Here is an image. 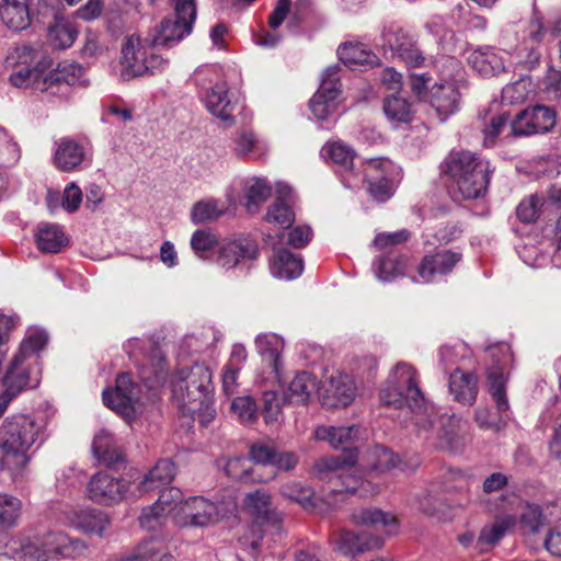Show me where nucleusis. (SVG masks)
<instances>
[{
    "instance_id": "obj_1",
    "label": "nucleus",
    "mask_w": 561,
    "mask_h": 561,
    "mask_svg": "<svg viewBox=\"0 0 561 561\" xmlns=\"http://www.w3.org/2000/svg\"><path fill=\"white\" fill-rule=\"evenodd\" d=\"M15 70L10 76V82L18 88L32 87L50 96L66 99L71 87L80 82L84 69L72 62H59L48 72L51 59L46 56L41 45H24L18 47L12 57Z\"/></svg>"
},
{
    "instance_id": "obj_2",
    "label": "nucleus",
    "mask_w": 561,
    "mask_h": 561,
    "mask_svg": "<svg viewBox=\"0 0 561 561\" xmlns=\"http://www.w3.org/2000/svg\"><path fill=\"white\" fill-rule=\"evenodd\" d=\"M45 440V423L27 414H14L0 426V466L13 478L23 474L35 450Z\"/></svg>"
},
{
    "instance_id": "obj_3",
    "label": "nucleus",
    "mask_w": 561,
    "mask_h": 561,
    "mask_svg": "<svg viewBox=\"0 0 561 561\" xmlns=\"http://www.w3.org/2000/svg\"><path fill=\"white\" fill-rule=\"evenodd\" d=\"M356 462V450H347L343 455L323 457L314 463V476L328 483L323 491V502L329 508L335 510L346 494L357 493L359 496H367L375 492L369 481H364L360 476L351 472Z\"/></svg>"
},
{
    "instance_id": "obj_4",
    "label": "nucleus",
    "mask_w": 561,
    "mask_h": 561,
    "mask_svg": "<svg viewBox=\"0 0 561 561\" xmlns=\"http://www.w3.org/2000/svg\"><path fill=\"white\" fill-rule=\"evenodd\" d=\"M492 363L486 369L488 392L494 404V411L479 409L476 421L482 428L500 431L511 419L510 402L506 393L507 370L513 363L511 346L497 343L486 348Z\"/></svg>"
},
{
    "instance_id": "obj_5",
    "label": "nucleus",
    "mask_w": 561,
    "mask_h": 561,
    "mask_svg": "<svg viewBox=\"0 0 561 561\" xmlns=\"http://www.w3.org/2000/svg\"><path fill=\"white\" fill-rule=\"evenodd\" d=\"M380 401L385 407L409 408L415 415L414 424L420 428L427 430L433 424L417 383L416 370L407 363H399L393 368L386 387L380 391Z\"/></svg>"
},
{
    "instance_id": "obj_6",
    "label": "nucleus",
    "mask_w": 561,
    "mask_h": 561,
    "mask_svg": "<svg viewBox=\"0 0 561 561\" xmlns=\"http://www.w3.org/2000/svg\"><path fill=\"white\" fill-rule=\"evenodd\" d=\"M444 172L453 181L455 199H477L485 194L492 170L488 161L469 151H458L445 160Z\"/></svg>"
},
{
    "instance_id": "obj_7",
    "label": "nucleus",
    "mask_w": 561,
    "mask_h": 561,
    "mask_svg": "<svg viewBox=\"0 0 561 561\" xmlns=\"http://www.w3.org/2000/svg\"><path fill=\"white\" fill-rule=\"evenodd\" d=\"M47 341L44 330L32 329L27 332L2 377L4 387L19 394L27 388L38 386L41 369L36 365V357Z\"/></svg>"
},
{
    "instance_id": "obj_8",
    "label": "nucleus",
    "mask_w": 561,
    "mask_h": 561,
    "mask_svg": "<svg viewBox=\"0 0 561 561\" xmlns=\"http://www.w3.org/2000/svg\"><path fill=\"white\" fill-rule=\"evenodd\" d=\"M211 392V373L203 363L179 369L172 379V396L183 412L195 414L208 408Z\"/></svg>"
},
{
    "instance_id": "obj_9",
    "label": "nucleus",
    "mask_w": 561,
    "mask_h": 561,
    "mask_svg": "<svg viewBox=\"0 0 561 561\" xmlns=\"http://www.w3.org/2000/svg\"><path fill=\"white\" fill-rule=\"evenodd\" d=\"M171 2L174 8V18H164L161 21L152 37L153 46L172 47L193 31L196 20L195 1L171 0Z\"/></svg>"
},
{
    "instance_id": "obj_10",
    "label": "nucleus",
    "mask_w": 561,
    "mask_h": 561,
    "mask_svg": "<svg viewBox=\"0 0 561 561\" xmlns=\"http://www.w3.org/2000/svg\"><path fill=\"white\" fill-rule=\"evenodd\" d=\"M124 347L129 357L138 365L141 379L148 383V387H153L164 380V357L157 345L149 340L130 339Z\"/></svg>"
},
{
    "instance_id": "obj_11",
    "label": "nucleus",
    "mask_w": 561,
    "mask_h": 561,
    "mask_svg": "<svg viewBox=\"0 0 561 561\" xmlns=\"http://www.w3.org/2000/svg\"><path fill=\"white\" fill-rule=\"evenodd\" d=\"M102 397L107 408L126 420H133L140 408V387L131 380L128 373L119 374L115 389H105Z\"/></svg>"
},
{
    "instance_id": "obj_12",
    "label": "nucleus",
    "mask_w": 561,
    "mask_h": 561,
    "mask_svg": "<svg viewBox=\"0 0 561 561\" xmlns=\"http://www.w3.org/2000/svg\"><path fill=\"white\" fill-rule=\"evenodd\" d=\"M128 491V482L107 471L94 473L87 484L88 497L100 505L111 506L119 503Z\"/></svg>"
},
{
    "instance_id": "obj_13",
    "label": "nucleus",
    "mask_w": 561,
    "mask_h": 561,
    "mask_svg": "<svg viewBox=\"0 0 561 561\" xmlns=\"http://www.w3.org/2000/svg\"><path fill=\"white\" fill-rule=\"evenodd\" d=\"M218 520L216 504L203 496H191L182 503L174 515V523L182 528H204Z\"/></svg>"
},
{
    "instance_id": "obj_14",
    "label": "nucleus",
    "mask_w": 561,
    "mask_h": 561,
    "mask_svg": "<svg viewBox=\"0 0 561 561\" xmlns=\"http://www.w3.org/2000/svg\"><path fill=\"white\" fill-rule=\"evenodd\" d=\"M339 70V66H331L323 71L320 88L310 100V110L318 121H328L336 111L340 93Z\"/></svg>"
},
{
    "instance_id": "obj_15",
    "label": "nucleus",
    "mask_w": 561,
    "mask_h": 561,
    "mask_svg": "<svg viewBox=\"0 0 561 561\" xmlns=\"http://www.w3.org/2000/svg\"><path fill=\"white\" fill-rule=\"evenodd\" d=\"M35 535L45 561L59 557L76 559L83 556L88 549L83 540L71 538L62 531L45 530Z\"/></svg>"
},
{
    "instance_id": "obj_16",
    "label": "nucleus",
    "mask_w": 561,
    "mask_h": 561,
    "mask_svg": "<svg viewBox=\"0 0 561 561\" xmlns=\"http://www.w3.org/2000/svg\"><path fill=\"white\" fill-rule=\"evenodd\" d=\"M556 125V112L543 105H536L519 112L511 123L515 137L546 134Z\"/></svg>"
},
{
    "instance_id": "obj_17",
    "label": "nucleus",
    "mask_w": 561,
    "mask_h": 561,
    "mask_svg": "<svg viewBox=\"0 0 561 561\" xmlns=\"http://www.w3.org/2000/svg\"><path fill=\"white\" fill-rule=\"evenodd\" d=\"M385 46L389 47L393 57H398L409 67H420L424 56L414 37L400 27L390 26L382 32Z\"/></svg>"
},
{
    "instance_id": "obj_18",
    "label": "nucleus",
    "mask_w": 561,
    "mask_h": 561,
    "mask_svg": "<svg viewBox=\"0 0 561 561\" xmlns=\"http://www.w3.org/2000/svg\"><path fill=\"white\" fill-rule=\"evenodd\" d=\"M243 505L253 518L255 526L280 530L283 515L273 506L271 494L267 491L256 490L248 493L243 499Z\"/></svg>"
},
{
    "instance_id": "obj_19",
    "label": "nucleus",
    "mask_w": 561,
    "mask_h": 561,
    "mask_svg": "<svg viewBox=\"0 0 561 561\" xmlns=\"http://www.w3.org/2000/svg\"><path fill=\"white\" fill-rule=\"evenodd\" d=\"M323 156L328 157L337 168L343 185L356 188L363 183L362 173L354 169V151L342 142L327 144L322 148Z\"/></svg>"
},
{
    "instance_id": "obj_20",
    "label": "nucleus",
    "mask_w": 561,
    "mask_h": 561,
    "mask_svg": "<svg viewBox=\"0 0 561 561\" xmlns=\"http://www.w3.org/2000/svg\"><path fill=\"white\" fill-rule=\"evenodd\" d=\"M461 260V252L448 249H442L432 254H427L419 264V278L423 283H430L437 277L448 275Z\"/></svg>"
},
{
    "instance_id": "obj_21",
    "label": "nucleus",
    "mask_w": 561,
    "mask_h": 561,
    "mask_svg": "<svg viewBox=\"0 0 561 561\" xmlns=\"http://www.w3.org/2000/svg\"><path fill=\"white\" fill-rule=\"evenodd\" d=\"M334 550L345 557H354L358 553L378 549L382 546L383 539L367 531L354 533L341 529L332 535Z\"/></svg>"
},
{
    "instance_id": "obj_22",
    "label": "nucleus",
    "mask_w": 561,
    "mask_h": 561,
    "mask_svg": "<svg viewBox=\"0 0 561 561\" xmlns=\"http://www.w3.org/2000/svg\"><path fill=\"white\" fill-rule=\"evenodd\" d=\"M391 163L385 159H369L362 172L363 182L368 183V192L378 202H385L392 195V186L388 179Z\"/></svg>"
},
{
    "instance_id": "obj_23",
    "label": "nucleus",
    "mask_w": 561,
    "mask_h": 561,
    "mask_svg": "<svg viewBox=\"0 0 561 561\" xmlns=\"http://www.w3.org/2000/svg\"><path fill=\"white\" fill-rule=\"evenodd\" d=\"M54 163L62 172L77 171L91 163V153L84 145L65 137L57 142Z\"/></svg>"
},
{
    "instance_id": "obj_24",
    "label": "nucleus",
    "mask_w": 561,
    "mask_h": 561,
    "mask_svg": "<svg viewBox=\"0 0 561 561\" xmlns=\"http://www.w3.org/2000/svg\"><path fill=\"white\" fill-rule=\"evenodd\" d=\"M148 49L141 44L138 36H129L122 46L121 78L129 81L137 77L146 76L145 66Z\"/></svg>"
},
{
    "instance_id": "obj_25",
    "label": "nucleus",
    "mask_w": 561,
    "mask_h": 561,
    "mask_svg": "<svg viewBox=\"0 0 561 561\" xmlns=\"http://www.w3.org/2000/svg\"><path fill=\"white\" fill-rule=\"evenodd\" d=\"M257 255L256 242L249 237L239 236L219 247L217 263L224 268H233L241 260H255Z\"/></svg>"
},
{
    "instance_id": "obj_26",
    "label": "nucleus",
    "mask_w": 561,
    "mask_h": 561,
    "mask_svg": "<svg viewBox=\"0 0 561 561\" xmlns=\"http://www.w3.org/2000/svg\"><path fill=\"white\" fill-rule=\"evenodd\" d=\"M460 92L455 82L442 81L435 83L431 90V104L440 122L458 111Z\"/></svg>"
},
{
    "instance_id": "obj_27",
    "label": "nucleus",
    "mask_w": 561,
    "mask_h": 561,
    "mask_svg": "<svg viewBox=\"0 0 561 561\" xmlns=\"http://www.w3.org/2000/svg\"><path fill=\"white\" fill-rule=\"evenodd\" d=\"M69 524L85 534H95L103 536L105 529L110 526L108 516L95 508L73 510L68 514Z\"/></svg>"
},
{
    "instance_id": "obj_28",
    "label": "nucleus",
    "mask_w": 561,
    "mask_h": 561,
    "mask_svg": "<svg viewBox=\"0 0 561 561\" xmlns=\"http://www.w3.org/2000/svg\"><path fill=\"white\" fill-rule=\"evenodd\" d=\"M205 104L208 111L225 123L233 122V104L228 96V87L224 81L215 83L205 95Z\"/></svg>"
},
{
    "instance_id": "obj_29",
    "label": "nucleus",
    "mask_w": 561,
    "mask_h": 561,
    "mask_svg": "<svg viewBox=\"0 0 561 561\" xmlns=\"http://www.w3.org/2000/svg\"><path fill=\"white\" fill-rule=\"evenodd\" d=\"M30 0H2L0 3V18L7 27L22 31L30 26L32 13Z\"/></svg>"
},
{
    "instance_id": "obj_30",
    "label": "nucleus",
    "mask_w": 561,
    "mask_h": 561,
    "mask_svg": "<svg viewBox=\"0 0 561 561\" xmlns=\"http://www.w3.org/2000/svg\"><path fill=\"white\" fill-rule=\"evenodd\" d=\"M255 347L263 360L272 368L275 377L279 379L282 371L280 354L284 341L274 333H261L255 339Z\"/></svg>"
},
{
    "instance_id": "obj_31",
    "label": "nucleus",
    "mask_w": 561,
    "mask_h": 561,
    "mask_svg": "<svg viewBox=\"0 0 561 561\" xmlns=\"http://www.w3.org/2000/svg\"><path fill=\"white\" fill-rule=\"evenodd\" d=\"M469 65L483 77H493L505 70L504 59L491 47H481L468 56Z\"/></svg>"
},
{
    "instance_id": "obj_32",
    "label": "nucleus",
    "mask_w": 561,
    "mask_h": 561,
    "mask_svg": "<svg viewBox=\"0 0 561 561\" xmlns=\"http://www.w3.org/2000/svg\"><path fill=\"white\" fill-rule=\"evenodd\" d=\"M304 262L300 255L291 253L287 249L275 251L271 260V272L273 276L282 279H294L301 275Z\"/></svg>"
},
{
    "instance_id": "obj_33",
    "label": "nucleus",
    "mask_w": 561,
    "mask_h": 561,
    "mask_svg": "<svg viewBox=\"0 0 561 561\" xmlns=\"http://www.w3.org/2000/svg\"><path fill=\"white\" fill-rule=\"evenodd\" d=\"M449 392L454 399L463 404H473L478 394L477 376L465 374L458 367L449 376Z\"/></svg>"
},
{
    "instance_id": "obj_34",
    "label": "nucleus",
    "mask_w": 561,
    "mask_h": 561,
    "mask_svg": "<svg viewBox=\"0 0 561 561\" xmlns=\"http://www.w3.org/2000/svg\"><path fill=\"white\" fill-rule=\"evenodd\" d=\"M318 389V381L312 374L298 373L290 381L284 393V402L289 404H306Z\"/></svg>"
},
{
    "instance_id": "obj_35",
    "label": "nucleus",
    "mask_w": 561,
    "mask_h": 561,
    "mask_svg": "<svg viewBox=\"0 0 561 561\" xmlns=\"http://www.w3.org/2000/svg\"><path fill=\"white\" fill-rule=\"evenodd\" d=\"M176 474V468L171 459H160L140 481L138 489L141 493L168 486Z\"/></svg>"
},
{
    "instance_id": "obj_36",
    "label": "nucleus",
    "mask_w": 561,
    "mask_h": 561,
    "mask_svg": "<svg viewBox=\"0 0 561 561\" xmlns=\"http://www.w3.org/2000/svg\"><path fill=\"white\" fill-rule=\"evenodd\" d=\"M351 520L357 526L371 527L376 530L385 529L392 533L397 525V519L390 513L379 508H359L353 512Z\"/></svg>"
},
{
    "instance_id": "obj_37",
    "label": "nucleus",
    "mask_w": 561,
    "mask_h": 561,
    "mask_svg": "<svg viewBox=\"0 0 561 561\" xmlns=\"http://www.w3.org/2000/svg\"><path fill=\"white\" fill-rule=\"evenodd\" d=\"M358 426H319L314 431L318 440L328 442L333 448L347 450V446L359 435Z\"/></svg>"
},
{
    "instance_id": "obj_38",
    "label": "nucleus",
    "mask_w": 561,
    "mask_h": 561,
    "mask_svg": "<svg viewBox=\"0 0 561 561\" xmlns=\"http://www.w3.org/2000/svg\"><path fill=\"white\" fill-rule=\"evenodd\" d=\"M78 34L77 26L66 18H59L47 26V39L54 49L65 50L71 47Z\"/></svg>"
},
{
    "instance_id": "obj_39",
    "label": "nucleus",
    "mask_w": 561,
    "mask_h": 561,
    "mask_svg": "<svg viewBox=\"0 0 561 561\" xmlns=\"http://www.w3.org/2000/svg\"><path fill=\"white\" fill-rule=\"evenodd\" d=\"M92 451L94 457L111 466L122 460V453L114 436L107 430H101L93 438Z\"/></svg>"
},
{
    "instance_id": "obj_40",
    "label": "nucleus",
    "mask_w": 561,
    "mask_h": 561,
    "mask_svg": "<svg viewBox=\"0 0 561 561\" xmlns=\"http://www.w3.org/2000/svg\"><path fill=\"white\" fill-rule=\"evenodd\" d=\"M341 62L350 68L356 66H374L378 64V57L362 43H345L337 48Z\"/></svg>"
},
{
    "instance_id": "obj_41",
    "label": "nucleus",
    "mask_w": 561,
    "mask_h": 561,
    "mask_svg": "<svg viewBox=\"0 0 561 561\" xmlns=\"http://www.w3.org/2000/svg\"><path fill=\"white\" fill-rule=\"evenodd\" d=\"M122 561H175L168 551L167 545L158 539L151 538L136 547L133 553L123 558Z\"/></svg>"
},
{
    "instance_id": "obj_42",
    "label": "nucleus",
    "mask_w": 561,
    "mask_h": 561,
    "mask_svg": "<svg viewBox=\"0 0 561 561\" xmlns=\"http://www.w3.org/2000/svg\"><path fill=\"white\" fill-rule=\"evenodd\" d=\"M5 553L15 561H45L36 535L12 540Z\"/></svg>"
},
{
    "instance_id": "obj_43",
    "label": "nucleus",
    "mask_w": 561,
    "mask_h": 561,
    "mask_svg": "<svg viewBox=\"0 0 561 561\" xmlns=\"http://www.w3.org/2000/svg\"><path fill=\"white\" fill-rule=\"evenodd\" d=\"M67 241L61 228L54 224L39 227L36 233V244L42 252L57 253L67 244Z\"/></svg>"
},
{
    "instance_id": "obj_44",
    "label": "nucleus",
    "mask_w": 561,
    "mask_h": 561,
    "mask_svg": "<svg viewBox=\"0 0 561 561\" xmlns=\"http://www.w3.org/2000/svg\"><path fill=\"white\" fill-rule=\"evenodd\" d=\"M355 385L353 379L347 375H339L331 377L327 392L334 402L332 405L347 407L355 398Z\"/></svg>"
},
{
    "instance_id": "obj_45",
    "label": "nucleus",
    "mask_w": 561,
    "mask_h": 561,
    "mask_svg": "<svg viewBox=\"0 0 561 561\" xmlns=\"http://www.w3.org/2000/svg\"><path fill=\"white\" fill-rule=\"evenodd\" d=\"M225 470L230 478L244 483L265 482L268 480L256 474L255 470L251 466V460L241 456L228 459Z\"/></svg>"
},
{
    "instance_id": "obj_46",
    "label": "nucleus",
    "mask_w": 561,
    "mask_h": 561,
    "mask_svg": "<svg viewBox=\"0 0 561 561\" xmlns=\"http://www.w3.org/2000/svg\"><path fill=\"white\" fill-rule=\"evenodd\" d=\"M513 517H504L496 519L493 524L484 526L477 540V546L481 551L484 550V546H494L505 535L507 529L513 525Z\"/></svg>"
},
{
    "instance_id": "obj_47",
    "label": "nucleus",
    "mask_w": 561,
    "mask_h": 561,
    "mask_svg": "<svg viewBox=\"0 0 561 561\" xmlns=\"http://www.w3.org/2000/svg\"><path fill=\"white\" fill-rule=\"evenodd\" d=\"M280 494L286 499L297 502L306 510H314L317 507L313 491L300 482L291 481L283 484L280 486Z\"/></svg>"
},
{
    "instance_id": "obj_48",
    "label": "nucleus",
    "mask_w": 561,
    "mask_h": 561,
    "mask_svg": "<svg viewBox=\"0 0 561 561\" xmlns=\"http://www.w3.org/2000/svg\"><path fill=\"white\" fill-rule=\"evenodd\" d=\"M272 188L263 179H252L245 186V207L249 213H255L271 195Z\"/></svg>"
},
{
    "instance_id": "obj_49",
    "label": "nucleus",
    "mask_w": 561,
    "mask_h": 561,
    "mask_svg": "<svg viewBox=\"0 0 561 561\" xmlns=\"http://www.w3.org/2000/svg\"><path fill=\"white\" fill-rule=\"evenodd\" d=\"M376 277L382 282H391L403 274L404 263L393 254L377 259L373 265Z\"/></svg>"
},
{
    "instance_id": "obj_50",
    "label": "nucleus",
    "mask_w": 561,
    "mask_h": 561,
    "mask_svg": "<svg viewBox=\"0 0 561 561\" xmlns=\"http://www.w3.org/2000/svg\"><path fill=\"white\" fill-rule=\"evenodd\" d=\"M225 213L224 207L217 199L209 198L197 202L191 211V218L194 224H203L217 220Z\"/></svg>"
},
{
    "instance_id": "obj_51",
    "label": "nucleus",
    "mask_w": 561,
    "mask_h": 561,
    "mask_svg": "<svg viewBox=\"0 0 561 561\" xmlns=\"http://www.w3.org/2000/svg\"><path fill=\"white\" fill-rule=\"evenodd\" d=\"M383 112L390 121L398 123H408L412 117L411 104L399 95L386 98Z\"/></svg>"
},
{
    "instance_id": "obj_52",
    "label": "nucleus",
    "mask_w": 561,
    "mask_h": 561,
    "mask_svg": "<svg viewBox=\"0 0 561 561\" xmlns=\"http://www.w3.org/2000/svg\"><path fill=\"white\" fill-rule=\"evenodd\" d=\"M22 510V502L12 495L0 494V527L9 528L16 524Z\"/></svg>"
},
{
    "instance_id": "obj_53",
    "label": "nucleus",
    "mask_w": 561,
    "mask_h": 561,
    "mask_svg": "<svg viewBox=\"0 0 561 561\" xmlns=\"http://www.w3.org/2000/svg\"><path fill=\"white\" fill-rule=\"evenodd\" d=\"M168 518L169 515L164 511L151 504L142 510L139 524L148 531H157L165 526Z\"/></svg>"
},
{
    "instance_id": "obj_54",
    "label": "nucleus",
    "mask_w": 561,
    "mask_h": 561,
    "mask_svg": "<svg viewBox=\"0 0 561 561\" xmlns=\"http://www.w3.org/2000/svg\"><path fill=\"white\" fill-rule=\"evenodd\" d=\"M32 15L42 24H51L59 18H65L59 9V0H38Z\"/></svg>"
},
{
    "instance_id": "obj_55",
    "label": "nucleus",
    "mask_w": 561,
    "mask_h": 561,
    "mask_svg": "<svg viewBox=\"0 0 561 561\" xmlns=\"http://www.w3.org/2000/svg\"><path fill=\"white\" fill-rule=\"evenodd\" d=\"M216 243V236L207 229L196 230L191 238V248L199 259L208 257Z\"/></svg>"
},
{
    "instance_id": "obj_56",
    "label": "nucleus",
    "mask_w": 561,
    "mask_h": 561,
    "mask_svg": "<svg viewBox=\"0 0 561 561\" xmlns=\"http://www.w3.org/2000/svg\"><path fill=\"white\" fill-rule=\"evenodd\" d=\"M107 47L101 41L100 34L92 30H87L84 33L83 45L80 49V55L83 59L94 61L103 56Z\"/></svg>"
},
{
    "instance_id": "obj_57",
    "label": "nucleus",
    "mask_w": 561,
    "mask_h": 561,
    "mask_svg": "<svg viewBox=\"0 0 561 561\" xmlns=\"http://www.w3.org/2000/svg\"><path fill=\"white\" fill-rule=\"evenodd\" d=\"M231 411L240 422L250 424L257 417V407L251 396L237 397L231 402Z\"/></svg>"
},
{
    "instance_id": "obj_58",
    "label": "nucleus",
    "mask_w": 561,
    "mask_h": 561,
    "mask_svg": "<svg viewBox=\"0 0 561 561\" xmlns=\"http://www.w3.org/2000/svg\"><path fill=\"white\" fill-rule=\"evenodd\" d=\"M159 491V497L153 503L158 508L164 511L170 515L175 508H180L182 503V491L175 486H164L157 489Z\"/></svg>"
},
{
    "instance_id": "obj_59",
    "label": "nucleus",
    "mask_w": 561,
    "mask_h": 561,
    "mask_svg": "<svg viewBox=\"0 0 561 561\" xmlns=\"http://www.w3.org/2000/svg\"><path fill=\"white\" fill-rule=\"evenodd\" d=\"M265 219L266 221L277 224L283 228H288L294 222L295 215L286 203L276 202L268 208Z\"/></svg>"
},
{
    "instance_id": "obj_60",
    "label": "nucleus",
    "mask_w": 561,
    "mask_h": 561,
    "mask_svg": "<svg viewBox=\"0 0 561 561\" xmlns=\"http://www.w3.org/2000/svg\"><path fill=\"white\" fill-rule=\"evenodd\" d=\"M284 399L279 400L277 392L264 391L262 394V414L266 423L277 421Z\"/></svg>"
},
{
    "instance_id": "obj_61",
    "label": "nucleus",
    "mask_w": 561,
    "mask_h": 561,
    "mask_svg": "<svg viewBox=\"0 0 561 561\" xmlns=\"http://www.w3.org/2000/svg\"><path fill=\"white\" fill-rule=\"evenodd\" d=\"M468 354L467 346L463 343H456L455 345H444L439 350V364L444 367V369H448L449 367L459 363L460 359H463Z\"/></svg>"
},
{
    "instance_id": "obj_62",
    "label": "nucleus",
    "mask_w": 561,
    "mask_h": 561,
    "mask_svg": "<svg viewBox=\"0 0 561 561\" xmlns=\"http://www.w3.org/2000/svg\"><path fill=\"white\" fill-rule=\"evenodd\" d=\"M543 514L539 505L526 504L522 515L520 523L531 534H536L543 526Z\"/></svg>"
},
{
    "instance_id": "obj_63",
    "label": "nucleus",
    "mask_w": 561,
    "mask_h": 561,
    "mask_svg": "<svg viewBox=\"0 0 561 561\" xmlns=\"http://www.w3.org/2000/svg\"><path fill=\"white\" fill-rule=\"evenodd\" d=\"M376 461L371 465L374 471H388L394 468H399L401 465L400 459L391 450L386 447L377 446L374 450Z\"/></svg>"
},
{
    "instance_id": "obj_64",
    "label": "nucleus",
    "mask_w": 561,
    "mask_h": 561,
    "mask_svg": "<svg viewBox=\"0 0 561 561\" xmlns=\"http://www.w3.org/2000/svg\"><path fill=\"white\" fill-rule=\"evenodd\" d=\"M539 215V199L536 196H530L522 201L516 208L517 218L526 224L534 222Z\"/></svg>"
}]
</instances>
